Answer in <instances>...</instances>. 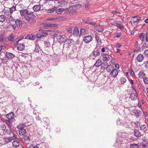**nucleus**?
<instances>
[{
  "mask_svg": "<svg viewBox=\"0 0 148 148\" xmlns=\"http://www.w3.org/2000/svg\"><path fill=\"white\" fill-rule=\"evenodd\" d=\"M24 18L26 20L30 23H34L36 21V20L34 18L28 16H25L24 17Z\"/></svg>",
  "mask_w": 148,
  "mask_h": 148,
  "instance_id": "obj_5",
  "label": "nucleus"
},
{
  "mask_svg": "<svg viewBox=\"0 0 148 148\" xmlns=\"http://www.w3.org/2000/svg\"><path fill=\"white\" fill-rule=\"evenodd\" d=\"M16 6H13L10 8V11L11 13H12L14 11L16 10Z\"/></svg>",
  "mask_w": 148,
  "mask_h": 148,
  "instance_id": "obj_51",
  "label": "nucleus"
},
{
  "mask_svg": "<svg viewBox=\"0 0 148 148\" xmlns=\"http://www.w3.org/2000/svg\"><path fill=\"white\" fill-rule=\"evenodd\" d=\"M109 66L108 64L106 62H104L103 63V64L101 67V70H104L105 68V67H108Z\"/></svg>",
  "mask_w": 148,
  "mask_h": 148,
  "instance_id": "obj_31",
  "label": "nucleus"
},
{
  "mask_svg": "<svg viewBox=\"0 0 148 148\" xmlns=\"http://www.w3.org/2000/svg\"><path fill=\"white\" fill-rule=\"evenodd\" d=\"M14 23L16 24L17 27L18 28H20L22 27V21L19 20L17 19L16 20H15V21L14 22Z\"/></svg>",
  "mask_w": 148,
  "mask_h": 148,
  "instance_id": "obj_15",
  "label": "nucleus"
},
{
  "mask_svg": "<svg viewBox=\"0 0 148 148\" xmlns=\"http://www.w3.org/2000/svg\"><path fill=\"white\" fill-rule=\"evenodd\" d=\"M57 37V38L58 41L60 43V44L63 43H64L67 38V37L64 35L58 36Z\"/></svg>",
  "mask_w": 148,
  "mask_h": 148,
  "instance_id": "obj_2",
  "label": "nucleus"
},
{
  "mask_svg": "<svg viewBox=\"0 0 148 148\" xmlns=\"http://www.w3.org/2000/svg\"><path fill=\"white\" fill-rule=\"evenodd\" d=\"M13 146L15 147H17L19 146L20 144L17 140H14L12 143Z\"/></svg>",
  "mask_w": 148,
  "mask_h": 148,
  "instance_id": "obj_24",
  "label": "nucleus"
},
{
  "mask_svg": "<svg viewBox=\"0 0 148 148\" xmlns=\"http://www.w3.org/2000/svg\"><path fill=\"white\" fill-rule=\"evenodd\" d=\"M121 120L119 118H118L117 121H116L117 122V125H123L124 123H123L121 122Z\"/></svg>",
  "mask_w": 148,
  "mask_h": 148,
  "instance_id": "obj_40",
  "label": "nucleus"
},
{
  "mask_svg": "<svg viewBox=\"0 0 148 148\" xmlns=\"http://www.w3.org/2000/svg\"><path fill=\"white\" fill-rule=\"evenodd\" d=\"M1 127L2 129L3 130H5L6 129V127L5 125L4 124H2L1 125Z\"/></svg>",
  "mask_w": 148,
  "mask_h": 148,
  "instance_id": "obj_57",
  "label": "nucleus"
},
{
  "mask_svg": "<svg viewBox=\"0 0 148 148\" xmlns=\"http://www.w3.org/2000/svg\"><path fill=\"white\" fill-rule=\"evenodd\" d=\"M14 114L13 112H11L6 114V116L10 120L14 118Z\"/></svg>",
  "mask_w": 148,
  "mask_h": 148,
  "instance_id": "obj_19",
  "label": "nucleus"
},
{
  "mask_svg": "<svg viewBox=\"0 0 148 148\" xmlns=\"http://www.w3.org/2000/svg\"><path fill=\"white\" fill-rule=\"evenodd\" d=\"M10 24L11 26L14 29H15L17 27V25L16 24L14 23H10Z\"/></svg>",
  "mask_w": 148,
  "mask_h": 148,
  "instance_id": "obj_49",
  "label": "nucleus"
},
{
  "mask_svg": "<svg viewBox=\"0 0 148 148\" xmlns=\"http://www.w3.org/2000/svg\"><path fill=\"white\" fill-rule=\"evenodd\" d=\"M140 130L143 132H145L147 130V128L146 125H141L140 127Z\"/></svg>",
  "mask_w": 148,
  "mask_h": 148,
  "instance_id": "obj_18",
  "label": "nucleus"
},
{
  "mask_svg": "<svg viewBox=\"0 0 148 148\" xmlns=\"http://www.w3.org/2000/svg\"><path fill=\"white\" fill-rule=\"evenodd\" d=\"M6 19L5 16L4 15H2L0 16V22H3L5 21Z\"/></svg>",
  "mask_w": 148,
  "mask_h": 148,
  "instance_id": "obj_30",
  "label": "nucleus"
},
{
  "mask_svg": "<svg viewBox=\"0 0 148 148\" xmlns=\"http://www.w3.org/2000/svg\"><path fill=\"white\" fill-rule=\"evenodd\" d=\"M72 29V28L71 27H67V30L68 32L69 33H71V30Z\"/></svg>",
  "mask_w": 148,
  "mask_h": 148,
  "instance_id": "obj_60",
  "label": "nucleus"
},
{
  "mask_svg": "<svg viewBox=\"0 0 148 148\" xmlns=\"http://www.w3.org/2000/svg\"><path fill=\"white\" fill-rule=\"evenodd\" d=\"M41 8V5L40 4L34 5L33 7V9L34 12L39 11Z\"/></svg>",
  "mask_w": 148,
  "mask_h": 148,
  "instance_id": "obj_14",
  "label": "nucleus"
},
{
  "mask_svg": "<svg viewBox=\"0 0 148 148\" xmlns=\"http://www.w3.org/2000/svg\"><path fill=\"white\" fill-rule=\"evenodd\" d=\"M53 1L56 4H59L60 5H62L60 0H55L54 1L53 0Z\"/></svg>",
  "mask_w": 148,
  "mask_h": 148,
  "instance_id": "obj_47",
  "label": "nucleus"
},
{
  "mask_svg": "<svg viewBox=\"0 0 148 148\" xmlns=\"http://www.w3.org/2000/svg\"><path fill=\"white\" fill-rule=\"evenodd\" d=\"M13 136L9 137L7 138H5L4 139L6 140L7 143H8L14 140H15L16 139L17 136L13 133H12Z\"/></svg>",
  "mask_w": 148,
  "mask_h": 148,
  "instance_id": "obj_4",
  "label": "nucleus"
},
{
  "mask_svg": "<svg viewBox=\"0 0 148 148\" xmlns=\"http://www.w3.org/2000/svg\"><path fill=\"white\" fill-rule=\"evenodd\" d=\"M45 26L53 28V29H56L58 27L57 25L55 24H45Z\"/></svg>",
  "mask_w": 148,
  "mask_h": 148,
  "instance_id": "obj_11",
  "label": "nucleus"
},
{
  "mask_svg": "<svg viewBox=\"0 0 148 148\" xmlns=\"http://www.w3.org/2000/svg\"><path fill=\"white\" fill-rule=\"evenodd\" d=\"M55 10V8H53L52 9L47 10V12L49 13H51L54 12Z\"/></svg>",
  "mask_w": 148,
  "mask_h": 148,
  "instance_id": "obj_46",
  "label": "nucleus"
},
{
  "mask_svg": "<svg viewBox=\"0 0 148 148\" xmlns=\"http://www.w3.org/2000/svg\"><path fill=\"white\" fill-rule=\"evenodd\" d=\"M25 39L34 40L35 39V36L32 34H30L26 36L25 37Z\"/></svg>",
  "mask_w": 148,
  "mask_h": 148,
  "instance_id": "obj_16",
  "label": "nucleus"
},
{
  "mask_svg": "<svg viewBox=\"0 0 148 148\" xmlns=\"http://www.w3.org/2000/svg\"><path fill=\"white\" fill-rule=\"evenodd\" d=\"M134 115L136 116H138L140 114L141 112L138 110L136 109L134 110Z\"/></svg>",
  "mask_w": 148,
  "mask_h": 148,
  "instance_id": "obj_33",
  "label": "nucleus"
},
{
  "mask_svg": "<svg viewBox=\"0 0 148 148\" xmlns=\"http://www.w3.org/2000/svg\"><path fill=\"white\" fill-rule=\"evenodd\" d=\"M144 36L145 35L144 33H142L139 35L140 38L142 41H143L144 39Z\"/></svg>",
  "mask_w": 148,
  "mask_h": 148,
  "instance_id": "obj_48",
  "label": "nucleus"
},
{
  "mask_svg": "<svg viewBox=\"0 0 148 148\" xmlns=\"http://www.w3.org/2000/svg\"><path fill=\"white\" fill-rule=\"evenodd\" d=\"M25 126V125L24 124H19L17 126V127L19 130H21V129H24L23 128H24Z\"/></svg>",
  "mask_w": 148,
  "mask_h": 148,
  "instance_id": "obj_39",
  "label": "nucleus"
},
{
  "mask_svg": "<svg viewBox=\"0 0 148 148\" xmlns=\"http://www.w3.org/2000/svg\"><path fill=\"white\" fill-rule=\"evenodd\" d=\"M40 50V48L39 46L38 45H36L34 51L35 52H38Z\"/></svg>",
  "mask_w": 148,
  "mask_h": 148,
  "instance_id": "obj_37",
  "label": "nucleus"
},
{
  "mask_svg": "<svg viewBox=\"0 0 148 148\" xmlns=\"http://www.w3.org/2000/svg\"><path fill=\"white\" fill-rule=\"evenodd\" d=\"M145 67V69H148V60L144 62Z\"/></svg>",
  "mask_w": 148,
  "mask_h": 148,
  "instance_id": "obj_53",
  "label": "nucleus"
},
{
  "mask_svg": "<svg viewBox=\"0 0 148 148\" xmlns=\"http://www.w3.org/2000/svg\"><path fill=\"white\" fill-rule=\"evenodd\" d=\"M45 45L46 47H48L50 46V42L48 41H45Z\"/></svg>",
  "mask_w": 148,
  "mask_h": 148,
  "instance_id": "obj_58",
  "label": "nucleus"
},
{
  "mask_svg": "<svg viewBox=\"0 0 148 148\" xmlns=\"http://www.w3.org/2000/svg\"><path fill=\"white\" fill-rule=\"evenodd\" d=\"M144 54L148 57V50H145L144 52Z\"/></svg>",
  "mask_w": 148,
  "mask_h": 148,
  "instance_id": "obj_64",
  "label": "nucleus"
},
{
  "mask_svg": "<svg viewBox=\"0 0 148 148\" xmlns=\"http://www.w3.org/2000/svg\"><path fill=\"white\" fill-rule=\"evenodd\" d=\"M73 42V41L71 39H67L64 44V47L66 48L69 47Z\"/></svg>",
  "mask_w": 148,
  "mask_h": 148,
  "instance_id": "obj_3",
  "label": "nucleus"
},
{
  "mask_svg": "<svg viewBox=\"0 0 148 148\" xmlns=\"http://www.w3.org/2000/svg\"><path fill=\"white\" fill-rule=\"evenodd\" d=\"M106 53H103L102 55V56L103 57V61L106 62L108 61L109 60V57H106Z\"/></svg>",
  "mask_w": 148,
  "mask_h": 148,
  "instance_id": "obj_26",
  "label": "nucleus"
},
{
  "mask_svg": "<svg viewBox=\"0 0 148 148\" xmlns=\"http://www.w3.org/2000/svg\"><path fill=\"white\" fill-rule=\"evenodd\" d=\"M41 34L42 37H45L48 35V34L46 32H44L41 33Z\"/></svg>",
  "mask_w": 148,
  "mask_h": 148,
  "instance_id": "obj_50",
  "label": "nucleus"
},
{
  "mask_svg": "<svg viewBox=\"0 0 148 148\" xmlns=\"http://www.w3.org/2000/svg\"><path fill=\"white\" fill-rule=\"evenodd\" d=\"M82 6V4H76L71 6L70 7V8L73 10V12H75V10L78 9V8H80Z\"/></svg>",
  "mask_w": 148,
  "mask_h": 148,
  "instance_id": "obj_7",
  "label": "nucleus"
},
{
  "mask_svg": "<svg viewBox=\"0 0 148 148\" xmlns=\"http://www.w3.org/2000/svg\"><path fill=\"white\" fill-rule=\"evenodd\" d=\"M15 45H17V49L18 50L21 51L24 49L25 47L24 45L23 44H15Z\"/></svg>",
  "mask_w": 148,
  "mask_h": 148,
  "instance_id": "obj_13",
  "label": "nucleus"
},
{
  "mask_svg": "<svg viewBox=\"0 0 148 148\" xmlns=\"http://www.w3.org/2000/svg\"><path fill=\"white\" fill-rule=\"evenodd\" d=\"M6 133L10 135L11 133L12 134V130L10 129H8L6 130Z\"/></svg>",
  "mask_w": 148,
  "mask_h": 148,
  "instance_id": "obj_59",
  "label": "nucleus"
},
{
  "mask_svg": "<svg viewBox=\"0 0 148 148\" xmlns=\"http://www.w3.org/2000/svg\"><path fill=\"white\" fill-rule=\"evenodd\" d=\"M92 54L93 55L96 57L100 55V52L99 49L95 48L92 51Z\"/></svg>",
  "mask_w": 148,
  "mask_h": 148,
  "instance_id": "obj_10",
  "label": "nucleus"
},
{
  "mask_svg": "<svg viewBox=\"0 0 148 148\" xmlns=\"http://www.w3.org/2000/svg\"><path fill=\"white\" fill-rule=\"evenodd\" d=\"M106 69L108 73L111 72V68L110 66H109L108 67H107L106 68Z\"/></svg>",
  "mask_w": 148,
  "mask_h": 148,
  "instance_id": "obj_56",
  "label": "nucleus"
},
{
  "mask_svg": "<svg viewBox=\"0 0 148 148\" xmlns=\"http://www.w3.org/2000/svg\"><path fill=\"white\" fill-rule=\"evenodd\" d=\"M85 32V30L84 29H83V28L81 29H80V34H84Z\"/></svg>",
  "mask_w": 148,
  "mask_h": 148,
  "instance_id": "obj_63",
  "label": "nucleus"
},
{
  "mask_svg": "<svg viewBox=\"0 0 148 148\" xmlns=\"http://www.w3.org/2000/svg\"><path fill=\"white\" fill-rule=\"evenodd\" d=\"M143 81L144 83L146 84H148V78L146 77L143 78Z\"/></svg>",
  "mask_w": 148,
  "mask_h": 148,
  "instance_id": "obj_54",
  "label": "nucleus"
},
{
  "mask_svg": "<svg viewBox=\"0 0 148 148\" xmlns=\"http://www.w3.org/2000/svg\"><path fill=\"white\" fill-rule=\"evenodd\" d=\"M22 39V38L21 39H18V38L16 39L15 40L14 44H18V43Z\"/></svg>",
  "mask_w": 148,
  "mask_h": 148,
  "instance_id": "obj_55",
  "label": "nucleus"
},
{
  "mask_svg": "<svg viewBox=\"0 0 148 148\" xmlns=\"http://www.w3.org/2000/svg\"><path fill=\"white\" fill-rule=\"evenodd\" d=\"M94 29L99 32H102L104 31V28L103 26L101 25L95 26L94 27Z\"/></svg>",
  "mask_w": 148,
  "mask_h": 148,
  "instance_id": "obj_9",
  "label": "nucleus"
},
{
  "mask_svg": "<svg viewBox=\"0 0 148 148\" xmlns=\"http://www.w3.org/2000/svg\"><path fill=\"white\" fill-rule=\"evenodd\" d=\"M131 88L133 92L136 93V94L137 93L135 89V88H134V86H131Z\"/></svg>",
  "mask_w": 148,
  "mask_h": 148,
  "instance_id": "obj_61",
  "label": "nucleus"
},
{
  "mask_svg": "<svg viewBox=\"0 0 148 148\" xmlns=\"http://www.w3.org/2000/svg\"><path fill=\"white\" fill-rule=\"evenodd\" d=\"M42 148H48V144L46 143H42L41 144Z\"/></svg>",
  "mask_w": 148,
  "mask_h": 148,
  "instance_id": "obj_44",
  "label": "nucleus"
},
{
  "mask_svg": "<svg viewBox=\"0 0 148 148\" xmlns=\"http://www.w3.org/2000/svg\"><path fill=\"white\" fill-rule=\"evenodd\" d=\"M24 139L25 141H30V136H25L24 137Z\"/></svg>",
  "mask_w": 148,
  "mask_h": 148,
  "instance_id": "obj_45",
  "label": "nucleus"
},
{
  "mask_svg": "<svg viewBox=\"0 0 148 148\" xmlns=\"http://www.w3.org/2000/svg\"><path fill=\"white\" fill-rule=\"evenodd\" d=\"M62 18L61 17H58L55 18V21L57 22L61 21L62 20Z\"/></svg>",
  "mask_w": 148,
  "mask_h": 148,
  "instance_id": "obj_52",
  "label": "nucleus"
},
{
  "mask_svg": "<svg viewBox=\"0 0 148 148\" xmlns=\"http://www.w3.org/2000/svg\"><path fill=\"white\" fill-rule=\"evenodd\" d=\"M144 58V56L143 55L139 54L137 56L136 60L137 62H141L143 60Z\"/></svg>",
  "mask_w": 148,
  "mask_h": 148,
  "instance_id": "obj_12",
  "label": "nucleus"
},
{
  "mask_svg": "<svg viewBox=\"0 0 148 148\" xmlns=\"http://www.w3.org/2000/svg\"><path fill=\"white\" fill-rule=\"evenodd\" d=\"M64 11V8H60L56 10V12L58 14H60Z\"/></svg>",
  "mask_w": 148,
  "mask_h": 148,
  "instance_id": "obj_32",
  "label": "nucleus"
},
{
  "mask_svg": "<svg viewBox=\"0 0 148 148\" xmlns=\"http://www.w3.org/2000/svg\"><path fill=\"white\" fill-rule=\"evenodd\" d=\"M33 113L35 114V117L37 120H40L41 118H39V114H40L36 110H34L33 112Z\"/></svg>",
  "mask_w": 148,
  "mask_h": 148,
  "instance_id": "obj_23",
  "label": "nucleus"
},
{
  "mask_svg": "<svg viewBox=\"0 0 148 148\" xmlns=\"http://www.w3.org/2000/svg\"><path fill=\"white\" fill-rule=\"evenodd\" d=\"M92 40V37L91 36H85L84 39V41L86 43H89Z\"/></svg>",
  "mask_w": 148,
  "mask_h": 148,
  "instance_id": "obj_6",
  "label": "nucleus"
},
{
  "mask_svg": "<svg viewBox=\"0 0 148 148\" xmlns=\"http://www.w3.org/2000/svg\"><path fill=\"white\" fill-rule=\"evenodd\" d=\"M137 18V19L135 20H134L133 21V22L134 23H136L138 22L139 20L140 19L141 17H138L137 16H135L133 17V18Z\"/></svg>",
  "mask_w": 148,
  "mask_h": 148,
  "instance_id": "obj_42",
  "label": "nucleus"
},
{
  "mask_svg": "<svg viewBox=\"0 0 148 148\" xmlns=\"http://www.w3.org/2000/svg\"><path fill=\"white\" fill-rule=\"evenodd\" d=\"M90 5L87 2L85 4V7L87 8H90Z\"/></svg>",
  "mask_w": 148,
  "mask_h": 148,
  "instance_id": "obj_62",
  "label": "nucleus"
},
{
  "mask_svg": "<svg viewBox=\"0 0 148 148\" xmlns=\"http://www.w3.org/2000/svg\"><path fill=\"white\" fill-rule=\"evenodd\" d=\"M20 12V14L22 16H25L27 15H30L31 16L33 17H35V16L33 14V12H29L27 10L23 9L19 11Z\"/></svg>",
  "mask_w": 148,
  "mask_h": 148,
  "instance_id": "obj_1",
  "label": "nucleus"
},
{
  "mask_svg": "<svg viewBox=\"0 0 148 148\" xmlns=\"http://www.w3.org/2000/svg\"><path fill=\"white\" fill-rule=\"evenodd\" d=\"M73 35L75 36H77L79 34L78 29L77 27L75 28L73 30Z\"/></svg>",
  "mask_w": 148,
  "mask_h": 148,
  "instance_id": "obj_27",
  "label": "nucleus"
},
{
  "mask_svg": "<svg viewBox=\"0 0 148 148\" xmlns=\"http://www.w3.org/2000/svg\"><path fill=\"white\" fill-rule=\"evenodd\" d=\"M6 57L9 58H12L14 57L15 56L12 53H8L6 54Z\"/></svg>",
  "mask_w": 148,
  "mask_h": 148,
  "instance_id": "obj_29",
  "label": "nucleus"
},
{
  "mask_svg": "<svg viewBox=\"0 0 148 148\" xmlns=\"http://www.w3.org/2000/svg\"><path fill=\"white\" fill-rule=\"evenodd\" d=\"M26 130L25 129H21L19 130V134L21 136L24 135L26 133Z\"/></svg>",
  "mask_w": 148,
  "mask_h": 148,
  "instance_id": "obj_28",
  "label": "nucleus"
},
{
  "mask_svg": "<svg viewBox=\"0 0 148 148\" xmlns=\"http://www.w3.org/2000/svg\"><path fill=\"white\" fill-rule=\"evenodd\" d=\"M116 26L118 28L121 30L123 29L124 27L123 25L122 22L119 21H118Z\"/></svg>",
  "mask_w": 148,
  "mask_h": 148,
  "instance_id": "obj_21",
  "label": "nucleus"
},
{
  "mask_svg": "<svg viewBox=\"0 0 148 148\" xmlns=\"http://www.w3.org/2000/svg\"><path fill=\"white\" fill-rule=\"evenodd\" d=\"M124 138L123 137H122L121 136H119L116 139V141L119 143H123V140H124Z\"/></svg>",
  "mask_w": 148,
  "mask_h": 148,
  "instance_id": "obj_20",
  "label": "nucleus"
},
{
  "mask_svg": "<svg viewBox=\"0 0 148 148\" xmlns=\"http://www.w3.org/2000/svg\"><path fill=\"white\" fill-rule=\"evenodd\" d=\"M14 35L13 34H11L8 37V39L9 40L12 41L14 40Z\"/></svg>",
  "mask_w": 148,
  "mask_h": 148,
  "instance_id": "obj_35",
  "label": "nucleus"
},
{
  "mask_svg": "<svg viewBox=\"0 0 148 148\" xmlns=\"http://www.w3.org/2000/svg\"><path fill=\"white\" fill-rule=\"evenodd\" d=\"M134 135L137 137L139 138L142 136L140 132L137 130H135L134 132Z\"/></svg>",
  "mask_w": 148,
  "mask_h": 148,
  "instance_id": "obj_17",
  "label": "nucleus"
},
{
  "mask_svg": "<svg viewBox=\"0 0 148 148\" xmlns=\"http://www.w3.org/2000/svg\"><path fill=\"white\" fill-rule=\"evenodd\" d=\"M110 50L106 47H104L101 49V51L102 52H106V53L109 52Z\"/></svg>",
  "mask_w": 148,
  "mask_h": 148,
  "instance_id": "obj_34",
  "label": "nucleus"
},
{
  "mask_svg": "<svg viewBox=\"0 0 148 148\" xmlns=\"http://www.w3.org/2000/svg\"><path fill=\"white\" fill-rule=\"evenodd\" d=\"M137 96V93L132 92L130 95V98L131 99L134 100L136 99Z\"/></svg>",
  "mask_w": 148,
  "mask_h": 148,
  "instance_id": "obj_25",
  "label": "nucleus"
},
{
  "mask_svg": "<svg viewBox=\"0 0 148 148\" xmlns=\"http://www.w3.org/2000/svg\"><path fill=\"white\" fill-rule=\"evenodd\" d=\"M102 64V61L101 60L98 59L96 61L94 65L97 67H99Z\"/></svg>",
  "mask_w": 148,
  "mask_h": 148,
  "instance_id": "obj_22",
  "label": "nucleus"
},
{
  "mask_svg": "<svg viewBox=\"0 0 148 148\" xmlns=\"http://www.w3.org/2000/svg\"><path fill=\"white\" fill-rule=\"evenodd\" d=\"M138 75L139 77L143 78V77L145 76L146 75L144 72L141 71L138 74Z\"/></svg>",
  "mask_w": 148,
  "mask_h": 148,
  "instance_id": "obj_41",
  "label": "nucleus"
},
{
  "mask_svg": "<svg viewBox=\"0 0 148 148\" xmlns=\"http://www.w3.org/2000/svg\"><path fill=\"white\" fill-rule=\"evenodd\" d=\"M120 80L121 84H124L126 81V79L125 77H121L120 79Z\"/></svg>",
  "mask_w": 148,
  "mask_h": 148,
  "instance_id": "obj_38",
  "label": "nucleus"
},
{
  "mask_svg": "<svg viewBox=\"0 0 148 148\" xmlns=\"http://www.w3.org/2000/svg\"><path fill=\"white\" fill-rule=\"evenodd\" d=\"M139 145L137 144H131L130 145V148H138Z\"/></svg>",
  "mask_w": 148,
  "mask_h": 148,
  "instance_id": "obj_36",
  "label": "nucleus"
},
{
  "mask_svg": "<svg viewBox=\"0 0 148 148\" xmlns=\"http://www.w3.org/2000/svg\"><path fill=\"white\" fill-rule=\"evenodd\" d=\"M119 71L117 69H114L112 70L110 72V75L112 77H116L118 74Z\"/></svg>",
  "mask_w": 148,
  "mask_h": 148,
  "instance_id": "obj_8",
  "label": "nucleus"
},
{
  "mask_svg": "<svg viewBox=\"0 0 148 148\" xmlns=\"http://www.w3.org/2000/svg\"><path fill=\"white\" fill-rule=\"evenodd\" d=\"M9 20L10 22V23H14V22L15 21H14V18L12 16H10L9 18Z\"/></svg>",
  "mask_w": 148,
  "mask_h": 148,
  "instance_id": "obj_43",
  "label": "nucleus"
}]
</instances>
